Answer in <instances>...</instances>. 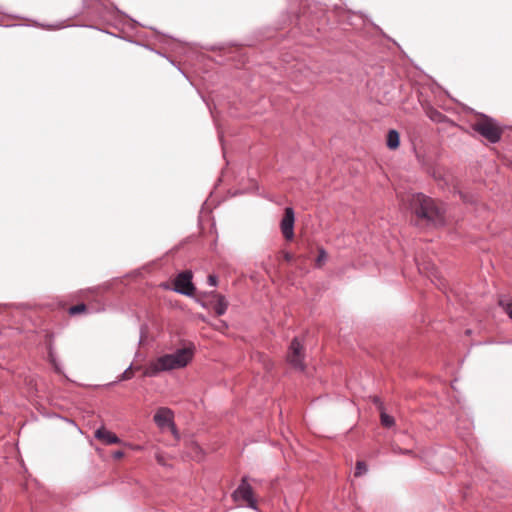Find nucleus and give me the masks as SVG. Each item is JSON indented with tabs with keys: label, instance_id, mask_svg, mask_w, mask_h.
Segmentation results:
<instances>
[{
	"label": "nucleus",
	"instance_id": "f257e3e1",
	"mask_svg": "<svg viewBox=\"0 0 512 512\" xmlns=\"http://www.w3.org/2000/svg\"><path fill=\"white\" fill-rule=\"evenodd\" d=\"M408 208L417 218V224L427 226H440L445 222V210L442 204L421 194H408L402 198Z\"/></svg>",
	"mask_w": 512,
	"mask_h": 512
},
{
	"label": "nucleus",
	"instance_id": "f03ea898",
	"mask_svg": "<svg viewBox=\"0 0 512 512\" xmlns=\"http://www.w3.org/2000/svg\"><path fill=\"white\" fill-rule=\"evenodd\" d=\"M193 355V347H184L177 349L173 353L159 356L143 367V376L156 377L161 372L184 368L192 360Z\"/></svg>",
	"mask_w": 512,
	"mask_h": 512
},
{
	"label": "nucleus",
	"instance_id": "7ed1b4c3",
	"mask_svg": "<svg viewBox=\"0 0 512 512\" xmlns=\"http://www.w3.org/2000/svg\"><path fill=\"white\" fill-rule=\"evenodd\" d=\"M473 129L491 143H497L501 139L502 129L497 122L485 115L473 125Z\"/></svg>",
	"mask_w": 512,
	"mask_h": 512
},
{
	"label": "nucleus",
	"instance_id": "20e7f679",
	"mask_svg": "<svg viewBox=\"0 0 512 512\" xmlns=\"http://www.w3.org/2000/svg\"><path fill=\"white\" fill-rule=\"evenodd\" d=\"M232 497L235 502L243 503L247 507L257 509L256 500L254 498L253 489L247 481V477H243L238 488L233 492Z\"/></svg>",
	"mask_w": 512,
	"mask_h": 512
},
{
	"label": "nucleus",
	"instance_id": "39448f33",
	"mask_svg": "<svg viewBox=\"0 0 512 512\" xmlns=\"http://www.w3.org/2000/svg\"><path fill=\"white\" fill-rule=\"evenodd\" d=\"M304 349L298 338H294L289 346L287 353V361L289 364L300 371H304L305 365L303 363Z\"/></svg>",
	"mask_w": 512,
	"mask_h": 512
},
{
	"label": "nucleus",
	"instance_id": "423d86ee",
	"mask_svg": "<svg viewBox=\"0 0 512 512\" xmlns=\"http://www.w3.org/2000/svg\"><path fill=\"white\" fill-rule=\"evenodd\" d=\"M195 288L192 283V274L190 271L180 273L174 281V291L177 293L191 296Z\"/></svg>",
	"mask_w": 512,
	"mask_h": 512
},
{
	"label": "nucleus",
	"instance_id": "0eeeda50",
	"mask_svg": "<svg viewBox=\"0 0 512 512\" xmlns=\"http://www.w3.org/2000/svg\"><path fill=\"white\" fill-rule=\"evenodd\" d=\"M294 211L291 207L285 208L284 216L281 220V231L285 239L292 240L294 237Z\"/></svg>",
	"mask_w": 512,
	"mask_h": 512
},
{
	"label": "nucleus",
	"instance_id": "6e6552de",
	"mask_svg": "<svg viewBox=\"0 0 512 512\" xmlns=\"http://www.w3.org/2000/svg\"><path fill=\"white\" fill-rule=\"evenodd\" d=\"M154 421L161 428L173 426L171 410L160 408L154 415Z\"/></svg>",
	"mask_w": 512,
	"mask_h": 512
},
{
	"label": "nucleus",
	"instance_id": "1a4fd4ad",
	"mask_svg": "<svg viewBox=\"0 0 512 512\" xmlns=\"http://www.w3.org/2000/svg\"><path fill=\"white\" fill-rule=\"evenodd\" d=\"M95 438L102 441L105 444H118L121 440L114 433L101 427L95 431Z\"/></svg>",
	"mask_w": 512,
	"mask_h": 512
},
{
	"label": "nucleus",
	"instance_id": "9d476101",
	"mask_svg": "<svg viewBox=\"0 0 512 512\" xmlns=\"http://www.w3.org/2000/svg\"><path fill=\"white\" fill-rule=\"evenodd\" d=\"M215 297H216V300L214 302L213 308L215 310V313L218 316H221V315L225 314L227 307H228V302L225 299V297L220 294H216Z\"/></svg>",
	"mask_w": 512,
	"mask_h": 512
},
{
	"label": "nucleus",
	"instance_id": "9b49d317",
	"mask_svg": "<svg viewBox=\"0 0 512 512\" xmlns=\"http://www.w3.org/2000/svg\"><path fill=\"white\" fill-rule=\"evenodd\" d=\"M386 144L389 149L394 150V149L398 148L399 133L396 130L391 129L388 131Z\"/></svg>",
	"mask_w": 512,
	"mask_h": 512
},
{
	"label": "nucleus",
	"instance_id": "f8f14e48",
	"mask_svg": "<svg viewBox=\"0 0 512 512\" xmlns=\"http://www.w3.org/2000/svg\"><path fill=\"white\" fill-rule=\"evenodd\" d=\"M499 305L502 309L507 313V315L512 319V299L503 297L499 300Z\"/></svg>",
	"mask_w": 512,
	"mask_h": 512
},
{
	"label": "nucleus",
	"instance_id": "ddd939ff",
	"mask_svg": "<svg viewBox=\"0 0 512 512\" xmlns=\"http://www.w3.org/2000/svg\"><path fill=\"white\" fill-rule=\"evenodd\" d=\"M381 412V424L384 426V427H387V428H390L394 425V418L388 414L385 413L384 410L380 411Z\"/></svg>",
	"mask_w": 512,
	"mask_h": 512
},
{
	"label": "nucleus",
	"instance_id": "4468645a",
	"mask_svg": "<svg viewBox=\"0 0 512 512\" xmlns=\"http://www.w3.org/2000/svg\"><path fill=\"white\" fill-rule=\"evenodd\" d=\"M327 259V253L323 248L319 249V254L316 259V266L321 267Z\"/></svg>",
	"mask_w": 512,
	"mask_h": 512
},
{
	"label": "nucleus",
	"instance_id": "2eb2a0df",
	"mask_svg": "<svg viewBox=\"0 0 512 512\" xmlns=\"http://www.w3.org/2000/svg\"><path fill=\"white\" fill-rule=\"evenodd\" d=\"M85 310H86V305L82 303V304H78V305H74V306L70 307L69 314L76 315L81 312H84Z\"/></svg>",
	"mask_w": 512,
	"mask_h": 512
},
{
	"label": "nucleus",
	"instance_id": "dca6fc26",
	"mask_svg": "<svg viewBox=\"0 0 512 512\" xmlns=\"http://www.w3.org/2000/svg\"><path fill=\"white\" fill-rule=\"evenodd\" d=\"M367 470L366 465L362 461H358L356 464L355 476H360Z\"/></svg>",
	"mask_w": 512,
	"mask_h": 512
},
{
	"label": "nucleus",
	"instance_id": "f3484780",
	"mask_svg": "<svg viewBox=\"0 0 512 512\" xmlns=\"http://www.w3.org/2000/svg\"><path fill=\"white\" fill-rule=\"evenodd\" d=\"M429 117L431 120L433 121H437V122H440L442 121V119L445 117L442 113L436 111V110H433L429 113Z\"/></svg>",
	"mask_w": 512,
	"mask_h": 512
},
{
	"label": "nucleus",
	"instance_id": "a211bd4d",
	"mask_svg": "<svg viewBox=\"0 0 512 512\" xmlns=\"http://www.w3.org/2000/svg\"><path fill=\"white\" fill-rule=\"evenodd\" d=\"M49 358H50V362L51 364L53 365L54 367V370L57 372V373H62V370H61V367L59 365V363L57 362L56 358L54 357L53 353L50 352L49 353Z\"/></svg>",
	"mask_w": 512,
	"mask_h": 512
},
{
	"label": "nucleus",
	"instance_id": "6ab92c4d",
	"mask_svg": "<svg viewBox=\"0 0 512 512\" xmlns=\"http://www.w3.org/2000/svg\"><path fill=\"white\" fill-rule=\"evenodd\" d=\"M133 377L132 366H129L121 375L120 380H129Z\"/></svg>",
	"mask_w": 512,
	"mask_h": 512
},
{
	"label": "nucleus",
	"instance_id": "aec40b11",
	"mask_svg": "<svg viewBox=\"0 0 512 512\" xmlns=\"http://www.w3.org/2000/svg\"><path fill=\"white\" fill-rule=\"evenodd\" d=\"M208 284L210 286H216L217 285V277L215 275H209L208 276Z\"/></svg>",
	"mask_w": 512,
	"mask_h": 512
},
{
	"label": "nucleus",
	"instance_id": "412c9836",
	"mask_svg": "<svg viewBox=\"0 0 512 512\" xmlns=\"http://www.w3.org/2000/svg\"><path fill=\"white\" fill-rule=\"evenodd\" d=\"M373 401L380 411L384 410L383 403L381 402V400L378 397H374Z\"/></svg>",
	"mask_w": 512,
	"mask_h": 512
},
{
	"label": "nucleus",
	"instance_id": "4be33fe9",
	"mask_svg": "<svg viewBox=\"0 0 512 512\" xmlns=\"http://www.w3.org/2000/svg\"><path fill=\"white\" fill-rule=\"evenodd\" d=\"M123 456H124V452H123V451H121V450L115 451V452L113 453V457H114L115 459H121Z\"/></svg>",
	"mask_w": 512,
	"mask_h": 512
},
{
	"label": "nucleus",
	"instance_id": "5701e85b",
	"mask_svg": "<svg viewBox=\"0 0 512 512\" xmlns=\"http://www.w3.org/2000/svg\"><path fill=\"white\" fill-rule=\"evenodd\" d=\"M284 258L286 261L290 262L293 259V255L290 253H285Z\"/></svg>",
	"mask_w": 512,
	"mask_h": 512
},
{
	"label": "nucleus",
	"instance_id": "b1692460",
	"mask_svg": "<svg viewBox=\"0 0 512 512\" xmlns=\"http://www.w3.org/2000/svg\"><path fill=\"white\" fill-rule=\"evenodd\" d=\"M459 194L461 196V198L464 200V201H470L466 195L462 194L460 191H459Z\"/></svg>",
	"mask_w": 512,
	"mask_h": 512
},
{
	"label": "nucleus",
	"instance_id": "393cba45",
	"mask_svg": "<svg viewBox=\"0 0 512 512\" xmlns=\"http://www.w3.org/2000/svg\"><path fill=\"white\" fill-rule=\"evenodd\" d=\"M399 452H401V453H405V454H409V453H411V451H410V450H402V449H399Z\"/></svg>",
	"mask_w": 512,
	"mask_h": 512
}]
</instances>
